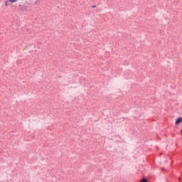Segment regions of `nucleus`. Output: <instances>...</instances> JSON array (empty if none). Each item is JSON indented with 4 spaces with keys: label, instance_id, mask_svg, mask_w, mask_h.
<instances>
[{
    "label": "nucleus",
    "instance_id": "0eeeda50",
    "mask_svg": "<svg viewBox=\"0 0 182 182\" xmlns=\"http://www.w3.org/2000/svg\"><path fill=\"white\" fill-rule=\"evenodd\" d=\"M181 133H182V129H181Z\"/></svg>",
    "mask_w": 182,
    "mask_h": 182
},
{
    "label": "nucleus",
    "instance_id": "f03ea898",
    "mask_svg": "<svg viewBox=\"0 0 182 182\" xmlns=\"http://www.w3.org/2000/svg\"><path fill=\"white\" fill-rule=\"evenodd\" d=\"M182 122V118H178L176 121V124H180V123H181Z\"/></svg>",
    "mask_w": 182,
    "mask_h": 182
},
{
    "label": "nucleus",
    "instance_id": "423d86ee",
    "mask_svg": "<svg viewBox=\"0 0 182 182\" xmlns=\"http://www.w3.org/2000/svg\"><path fill=\"white\" fill-rule=\"evenodd\" d=\"M161 170H164V168H161Z\"/></svg>",
    "mask_w": 182,
    "mask_h": 182
},
{
    "label": "nucleus",
    "instance_id": "20e7f679",
    "mask_svg": "<svg viewBox=\"0 0 182 182\" xmlns=\"http://www.w3.org/2000/svg\"><path fill=\"white\" fill-rule=\"evenodd\" d=\"M9 0H8V1H6L5 2H4V5H5V6H8L9 5Z\"/></svg>",
    "mask_w": 182,
    "mask_h": 182
},
{
    "label": "nucleus",
    "instance_id": "f257e3e1",
    "mask_svg": "<svg viewBox=\"0 0 182 182\" xmlns=\"http://www.w3.org/2000/svg\"><path fill=\"white\" fill-rule=\"evenodd\" d=\"M41 4V0H26L24 4L20 7L21 11H26L28 8L38 6Z\"/></svg>",
    "mask_w": 182,
    "mask_h": 182
},
{
    "label": "nucleus",
    "instance_id": "7ed1b4c3",
    "mask_svg": "<svg viewBox=\"0 0 182 182\" xmlns=\"http://www.w3.org/2000/svg\"><path fill=\"white\" fill-rule=\"evenodd\" d=\"M9 2L10 4H15L16 2H18V0H9Z\"/></svg>",
    "mask_w": 182,
    "mask_h": 182
},
{
    "label": "nucleus",
    "instance_id": "39448f33",
    "mask_svg": "<svg viewBox=\"0 0 182 182\" xmlns=\"http://www.w3.org/2000/svg\"><path fill=\"white\" fill-rule=\"evenodd\" d=\"M140 182H147V179L144 178V179L141 180V181H140Z\"/></svg>",
    "mask_w": 182,
    "mask_h": 182
}]
</instances>
